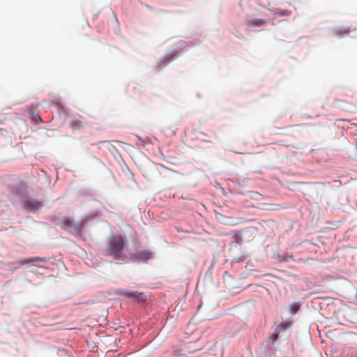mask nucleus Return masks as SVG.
I'll return each instance as SVG.
<instances>
[{
    "instance_id": "obj_1",
    "label": "nucleus",
    "mask_w": 357,
    "mask_h": 357,
    "mask_svg": "<svg viewBox=\"0 0 357 357\" xmlns=\"http://www.w3.org/2000/svg\"><path fill=\"white\" fill-rule=\"evenodd\" d=\"M126 247V241L121 236H113L107 243V255L112 257L115 260L125 261L127 259L125 253Z\"/></svg>"
},
{
    "instance_id": "obj_2",
    "label": "nucleus",
    "mask_w": 357,
    "mask_h": 357,
    "mask_svg": "<svg viewBox=\"0 0 357 357\" xmlns=\"http://www.w3.org/2000/svg\"><path fill=\"white\" fill-rule=\"evenodd\" d=\"M118 294L136 303L143 302L146 299V296L144 293L139 291H128L120 289L118 291Z\"/></svg>"
},
{
    "instance_id": "obj_3",
    "label": "nucleus",
    "mask_w": 357,
    "mask_h": 357,
    "mask_svg": "<svg viewBox=\"0 0 357 357\" xmlns=\"http://www.w3.org/2000/svg\"><path fill=\"white\" fill-rule=\"evenodd\" d=\"M43 206L41 202L37 199H26L23 202V208L24 210L30 212H36Z\"/></svg>"
},
{
    "instance_id": "obj_4",
    "label": "nucleus",
    "mask_w": 357,
    "mask_h": 357,
    "mask_svg": "<svg viewBox=\"0 0 357 357\" xmlns=\"http://www.w3.org/2000/svg\"><path fill=\"white\" fill-rule=\"evenodd\" d=\"M61 226L63 229L70 232L77 231L79 229L77 223H76L73 219L66 217L61 220Z\"/></svg>"
},
{
    "instance_id": "obj_5",
    "label": "nucleus",
    "mask_w": 357,
    "mask_h": 357,
    "mask_svg": "<svg viewBox=\"0 0 357 357\" xmlns=\"http://www.w3.org/2000/svg\"><path fill=\"white\" fill-rule=\"evenodd\" d=\"M151 253L148 251L139 252L136 255L133 257L135 261H147L151 258Z\"/></svg>"
},
{
    "instance_id": "obj_6",
    "label": "nucleus",
    "mask_w": 357,
    "mask_h": 357,
    "mask_svg": "<svg viewBox=\"0 0 357 357\" xmlns=\"http://www.w3.org/2000/svg\"><path fill=\"white\" fill-rule=\"evenodd\" d=\"M273 14L278 15L279 16H289L291 15V12L289 10H284L280 8H274L270 10Z\"/></svg>"
},
{
    "instance_id": "obj_7",
    "label": "nucleus",
    "mask_w": 357,
    "mask_h": 357,
    "mask_svg": "<svg viewBox=\"0 0 357 357\" xmlns=\"http://www.w3.org/2000/svg\"><path fill=\"white\" fill-rule=\"evenodd\" d=\"M266 24V20L261 19H255L249 22L250 25L254 26H261Z\"/></svg>"
},
{
    "instance_id": "obj_8",
    "label": "nucleus",
    "mask_w": 357,
    "mask_h": 357,
    "mask_svg": "<svg viewBox=\"0 0 357 357\" xmlns=\"http://www.w3.org/2000/svg\"><path fill=\"white\" fill-rule=\"evenodd\" d=\"M83 126L82 122L79 119H75L70 123V127L73 130L79 129Z\"/></svg>"
},
{
    "instance_id": "obj_9",
    "label": "nucleus",
    "mask_w": 357,
    "mask_h": 357,
    "mask_svg": "<svg viewBox=\"0 0 357 357\" xmlns=\"http://www.w3.org/2000/svg\"><path fill=\"white\" fill-rule=\"evenodd\" d=\"M289 307L291 314H294L300 310L301 305L298 303H293L289 305Z\"/></svg>"
},
{
    "instance_id": "obj_10",
    "label": "nucleus",
    "mask_w": 357,
    "mask_h": 357,
    "mask_svg": "<svg viewBox=\"0 0 357 357\" xmlns=\"http://www.w3.org/2000/svg\"><path fill=\"white\" fill-rule=\"evenodd\" d=\"M250 197L255 200H261L262 199V195L258 192H252L250 193Z\"/></svg>"
},
{
    "instance_id": "obj_11",
    "label": "nucleus",
    "mask_w": 357,
    "mask_h": 357,
    "mask_svg": "<svg viewBox=\"0 0 357 357\" xmlns=\"http://www.w3.org/2000/svg\"><path fill=\"white\" fill-rule=\"evenodd\" d=\"M35 261H47V259L45 257H34V258H30L27 260V262H33Z\"/></svg>"
},
{
    "instance_id": "obj_12",
    "label": "nucleus",
    "mask_w": 357,
    "mask_h": 357,
    "mask_svg": "<svg viewBox=\"0 0 357 357\" xmlns=\"http://www.w3.org/2000/svg\"><path fill=\"white\" fill-rule=\"evenodd\" d=\"M32 120L34 121L36 123L38 122H41L42 121V119H41L40 116L38 114H33Z\"/></svg>"
},
{
    "instance_id": "obj_13",
    "label": "nucleus",
    "mask_w": 357,
    "mask_h": 357,
    "mask_svg": "<svg viewBox=\"0 0 357 357\" xmlns=\"http://www.w3.org/2000/svg\"><path fill=\"white\" fill-rule=\"evenodd\" d=\"M277 338H278L277 333L272 334L269 337V339L272 342V343H274L276 341Z\"/></svg>"
},
{
    "instance_id": "obj_14",
    "label": "nucleus",
    "mask_w": 357,
    "mask_h": 357,
    "mask_svg": "<svg viewBox=\"0 0 357 357\" xmlns=\"http://www.w3.org/2000/svg\"><path fill=\"white\" fill-rule=\"evenodd\" d=\"M264 208L265 209H271V208H269V207H265Z\"/></svg>"
},
{
    "instance_id": "obj_15",
    "label": "nucleus",
    "mask_w": 357,
    "mask_h": 357,
    "mask_svg": "<svg viewBox=\"0 0 357 357\" xmlns=\"http://www.w3.org/2000/svg\"><path fill=\"white\" fill-rule=\"evenodd\" d=\"M356 298H357V292L356 293Z\"/></svg>"
}]
</instances>
